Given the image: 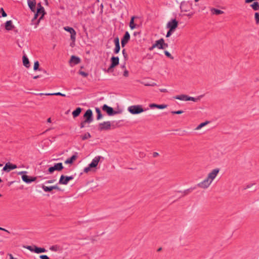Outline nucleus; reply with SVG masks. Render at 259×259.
I'll return each instance as SVG.
<instances>
[{
	"mask_svg": "<svg viewBox=\"0 0 259 259\" xmlns=\"http://www.w3.org/2000/svg\"><path fill=\"white\" fill-rule=\"evenodd\" d=\"M115 47L114 49V53L116 54H118L119 52L120 47V45H115Z\"/></svg>",
	"mask_w": 259,
	"mask_h": 259,
	"instance_id": "38",
	"label": "nucleus"
},
{
	"mask_svg": "<svg viewBox=\"0 0 259 259\" xmlns=\"http://www.w3.org/2000/svg\"><path fill=\"white\" fill-rule=\"evenodd\" d=\"M174 31H170V29H169V30L167 31V33H166V37H169L171 35L172 32Z\"/></svg>",
	"mask_w": 259,
	"mask_h": 259,
	"instance_id": "51",
	"label": "nucleus"
},
{
	"mask_svg": "<svg viewBox=\"0 0 259 259\" xmlns=\"http://www.w3.org/2000/svg\"><path fill=\"white\" fill-rule=\"evenodd\" d=\"M22 179L26 183L29 184L35 181V180L36 179V178L29 177L26 175H23L22 176Z\"/></svg>",
	"mask_w": 259,
	"mask_h": 259,
	"instance_id": "13",
	"label": "nucleus"
},
{
	"mask_svg": "<svg viewBox=\"0 0 259 259\" xmlns=\"http://www.w3.org/2000/svg\"><path fill=\"white\" fill-rule=\"evenodd\" d=\"M195 189V187H191L187 190H184V191H179L178 192L181 193L183 194V196L187 195L190 193H191L193 190Z\"/></svg>",
	"mask_w": 259,
	"mask_h": 259,
	"instance_id": "25",
	"label": "nucleus"
},
{
	"mask_svg": "<svg viewBox=\"0 0 259 259\" xmlns=\"http://www.w3.org/2000/svg\"><path fill=\"white\" fill-rule=\"evenodd\" d=\"M74 179L73 176H65L61 175L59 181V184L63 185H67L69 181L72 180Z\"/></svg>",
	"mask_w": 259,
	"mask_h": 259,
	"instance_id": "5",
	"label": "nucleus"
},
{
	"mask_svg": "<svg viewBox=\"0 0 259 259\" xmlns=\"http://www.w3.org/2000/svg\"><path fill=\"white\" fill-rule=\"evenodd\" d=\"M82 111V108L80 107H77L75 110L72 112V116L73 118H76L79 115Z\"/></svg>",
	"mask_w": 259,
	"mask_h": 259,
	"instance_id": "21",
	"label": "nucleus"
},
{
	"mask_svg": "<svg viewBox=\"0 0 259 259\" xmlns=\"http://www.w3.org/2000/svg\"><path fill=\"white\" fill-rule=\"evenodd\" d=\"M166 107H167V105H165V104L158 105V106H157V108L163 109L165 108Z\"/></svg>",
	"mask_w": 259,
	"mask_h": 259,
	"instance_id": "46",
	"label": "nucleus"
},
{
	"mask_svg": "<svg viewBox=\"0 0 259 259\" xmlns=\"http://www.w3.org/2000/svg\"><path fill=\"white\" fill-rule=\"evenodd\" d=\"M92 167H90V165L89 164V166L87 167H85L84 168L83 171L85 173L88 172L89 171H90L91 169L92 168Z\"/></svg>",
	"mask_w": 259,
	"mask_h": 259,
	"instance_id": "48",
	"label": "nucleus"
},
{
	"mask_svg": "<svg viewBox=\"0 0 259 259\" xmlns=\"http://www.w3.org/2000/svg\"><path fill=\"white\" fill-rule=\"evenodd\" d=\"M152 46H153V48H156V47L158 48L157 44H156V42L154 44H153Z\"/></svg>",
	"mask_w": 259,
	"mask_h": 259,
	"instance_id": "63",
	"label": "nucleus"
},
{
	"mask_svg": "<svg viewBox=\"0 0 259 259\" xmlns=\"http://www.w3.org/2000/svg\"><path fill=\"white\" fill-rule=\"evenodd\" d=\"M91 137V134L89 133H87L84 135L81 136V139L85 140Z\"/></svg>",
	"mask_w": 259,
	"mask_h": 259,
	"instance_id": "36",
	"label": "nucleus"
},
{
	"mask_svg": "<svg viewBox=\"0 0 259 259\" xmlns=\"http://www.w3.org/2000/svg\"><path fill=\"white\" fill-rule=\"evenodd\" d=\"M95 110H96V112L97 114V120H100V119L102 118V114L101 113V111L100 109L98 107H96L95 108Z\"/></svg>",
	"mask_w": 259,
	"mask_h": 259,
	"instance_id": "29",
	"label": "nucleus"
},
{
	"mask_svg": "<svg viewBox=\"0 0 259 259\" xmlns=\"http://www.w3.org/2000/svg\"><path fill=\"white\" fill-rule=\"evenodd\" d=\"M162 45V47H163V49H165V48L168 47V44L165 43L164 40H163V42Z\"/></svg>",
	"mask_w": 259,
	"mask_h": 259,
	"instance_id": "53",
	"label": "nucleus"
},
{
	"mask_svg": "<svg viewBox=\"0 0 259 259\" xmlns=\"http://www.w3.org/2000/svg\"><path fill=\"white\" fill-rule=\"evenodd\" d=\"M252 185H253V184H250V185H247L245 188H244V189H248Z\"/></svg>",
	"mask_w": 259,
	"mask_h": 259,
	"instance_id": "60",
	"label": "nucleus"
},
{
	"mask_svg": "<svg viewBox=\"0 0 259 259\" xmlns=\"http://www.w3.org/2000/svg\"><path fill=\"white\" fill-rule=\"evenodd\" d=\"M27 3L29 8L31 10V11L35 12V5L36 2L35 0H28Z\"/></svg>",
	"mask_w": 259,
	"mask_h": 259,
	"instance_id": "16",
	"label": "nucleus"
},
{
	"mask_svg": "<svg viewBox=\"0 0 259 259\" xmlns=\"http://www.w3.org/2000/svg\"><path fill=\"white\" fill-rule=\"evenodd\" d=\"M184 112L183 110L172 111L171 113L172 114H180Z\"/></svg>",
	"mask_w": 259,
	"mask_h": 259,
	"instance_id": "45",
	"label": "nucleus"
},
{
	"mask_svg": "<svg viewBox=\"0 0 259 259\" xmlns=\"http://www.w3.org/2000/svg\"><path fill=\"white\" fill-rule=\"evenodd\" d=\"M203 96V95H200L198 96L197 98H194L192 97H189L188 96V98H187V101H192L194 102H197L200 100V99Z\"/></svg>",
	"mask_w": 259,
	"mask_h": 259,
	"instance_id": "26",
	"label": "nucleus"
},
{
	"mask_svg": "<svg viewBox=\"0 0 259 259\" xmlns=\"http://www.w3.org/2000/svg\"><path fill=\"white\" fill-rule=\"evenodd\" d=\"M138 18L137 17L135 16L132 17L130 22V25H129L130 27L131 28V29H134L136 28L137 25L136 24H135V23H134V19L135 18Z\"/></svg>",
	"mask_w": 259,
	"mask_h": 259,
	"instance_id": "22",
	"label": "nucleus"
},
{
	"mask_svg": "<svg viewBox=\"0 0 259 259\" xmlns=\"http://www.w3.org/2000/svg\"><path fill=\"white\" fill-rule=\"evenodd\" d=\"M178 26V21L176 19H172L167 24V27L170 29V31H175Z\"/></svg>",
	"mask_w": 259,
	"mask_h": 259,
	"instance_id": "6",
	"label": "nucleus"
},
{
	"mask_svg": "<svg viewBox=\"0 0 259 259\" xmlns=\"http://www.w3.org/2000/svg\"><path fill=\"white\" fill-rule=\"evenodd\" d=\"M209 122L208 121H206L205 122H202L199 125H198L197 126V127L196 128V130H200V128H201L202 127L204 126L205 125H206V124H207Z\"/></svg>",
	"mask_w": 259,
	"mask_h": 259,
	"instance_id": "35",
	"label": "nucleus"
},
{
	"mask_svg": "<svg viewBox=\"0 0 259 259\" xmlns=\"http://www.w3.org/2000/svg\"><path fill=\"white\" fill-rule=\"evenodd\" d=\"M211 11L213 14L215 15H220L224 13L223 11L215 8L211 9Z\"/></svg>",
	"mask_w": 259,
	"mask_h": 259,
	"instance_id": "30",
	"label": "nucleus"
},
{
	"mask_svg": "<svg viewBox=\"0 0 259 259\" xmlns=\"http://www.w3.org/2000/svg\"><path fill=\"white\" fill-rule=\"evenodd\" d=\"M23 64L24 66H25L26 68H28L30 66V63L28 59V58L25 56L24 55L23 56Z\"/></svg>",
	"mask_w": 259,
	"mask_h": 259,
	"instance_id": "23",
	"label": "nucleus"
},
{
	"mask_svg": "<svg viewBox=\"0 0 259 259\" xmlns=\"http://www.w3.org/2000/svg\"><path fill=\"white\" fill-rule=\"evenodd\" d=\"M127 110L132 114H138L146 111V109H144L142 105H137L129 106Z\"/></svg>",
	"mask_w": 259,
	"mask_h": 259,
	"instance_id": "1",
	"label": "nucleus"
},
{
	"mask_svg": "<svg viewBox=\"0 0 259 259\" xmlns=\"http://www.w3.org/2000/svg\"><path fill=\"white\" fill-rule=\"evenodd\" d=\"M101 158H102V157L100 156H98L95 157L93 159L91 163L89 164V165H90V167H92V168L96 167L97 166V165ZM102 158H103L102 157Z\"/></svg>",
	"mask_w": 259,
	"mask_h": 259,
	"instance_id": "15",
	"label": "nucleus"
},
{
	"mask_svg": "<svg viewBox=\"0 0 259 259\" xmlns=\"http://www.w3.org/2000/svg\"><path fill=\"white\" fill-rule=\"evenodd\" d=\"M123 76L125 77H127L128 76V71L126 69L123 72Z\"/></svg>",
	"mask_w": 259,
	"mask_h": 259,
	"instance_id": "52",
	"label": "nucleus"
},
{
	"mask_svg": "<svg viewBox=\"0 0 259 259\" xmlns=\"http://www.w3.org/2000/svg\"><path fill=\"white\" fill-rule=\"evenodd\" d=\"M5 29L7 30H12V29L13 28H14V25L13 24V23H12V21L11 20H9V21H7L6 23H5Z\"/></svg>",
	"mask_w": 259,
	"mask_h": 259,
	"instance_id": "18",
	"label": "nucleus"
},
{
	"mask_svg": "<svg viewBox=\"0 0 259 259\" xmlns=\"http://www.w3.org/2000/svg\"><path fill=\"white\" fill-rule=\"evenodd\" d=\"M80 61V59L79 57L72 55L70 59L69 63L70 64L71 66H72V65H76L79 64Z\"/></svg>",
	"mask_w": 259,
	"mask_h": 259,
	"instance_id": "14",
	"label": "nucleus"
},
{
	"mask_svg": "<svg viewBox=\"0 0 259 259\" xmlns=\"http://www.w3.org/2000/svg\"><path fill=\"white\" fill-rule=\"evenodd\" d=\"M47 250L45 248H41L34 246V252L37 253L45 252Z\"/></svg>",
	"mask_w": 259,
	"mask_h": 259,
	"instance_id": "24",
	"label": "nucleus"
},
{
	"mask_svg": "<svg viewBox=\"0 0 259 259\" xmlns=\"http://www.w3.org/2000/svg\"><path fill=\"white\" fill-rule=\"evenodd\" d=\"M17 167L16 164L10 162H7L3 168V170L6 172H9L11 170L14 169Z\"/></svg>",
	"mask_w": 259,
	"mask_h": 259,
	"instance_id": "12",
	"label": "nucleus"
},
{
	"mask_svg": "<svg viewBox=\"0 0 259 259\" xmlns=\"http://www.w3.org/2000/svg\"><path fill=\"white\" fill-rule=\"evenodd\" d=\"M115 67H114L113 66L111 65V64L110 65L109 67H108V68L106 70V72L107 73H111V72H113V70H114V68Z\"/></svg>",
	"mask_w": 259,
	"mask_h": 259,
	"instance_id": "39",
	"label": "nucleus"
},
{
	"mask_svg": "<svg viewBox=\"0 0 259 259\" xmlns=\"http://www.w3.org/2000/svg\"><path fill=\"white\" fill-rule=\"evenodd\" d=\"M164 54H165V55L167 57H168V58H170L171 59H174L173 56L168 51H164Z\"/></svg>",
	"mask_w": 259,
	"mask_h": 259,
	"instance_id": "41",
	"label": "nucleus"
},
{
	"mask_svg": "<svg viewBox=\"0 0 259 259\" xmlns=\"http://www.w3.org/2000/svg\"><path fill=\"white\" fill-rule=\"evenodd\" d=\"M77 156L76 154L73 155L70 158L67 159L65 161V164H72L73 161L76 159Z\"/></svg>",
	"mask_w": 259,
	"mask_h": 259,
	"instance_id": "20",
	"label": "nucleus"
},
{
	"mask_svg": "<svg viewBox=\"0 0 259 259\" xmlns=\"http://www.w3.org/2000/svg\"><path fill=\"white\" fill-rule=\"evenodd\" d=\"M64 29L65 30L70 33V38L73 42H74L76 39V33L75 30L73 28L68 26L65 27Z\"/></svg>",
	"mask_w": 259,
	"mask_h": 259,
	"instance_id": "8",
	"label": "nucleus"
},
{
	"mask_svg": "<svg viewBox=\"0 0 259 259\" xmlns=\"http://www.w3.org/2000/svg\"><path fill=\"white\" fill-rule=\"evenodd\" d=\"M114 44L115 45H120L119 44V39L118 37H116L114 38Z\"/></svg>",
	"mask_w": 259,
	"mask_h": 259,
	"instance_id": "47",
	"label": "nucleus"
},
{
	"mask_svg": "<svg viewBox=\"0 0 259 259\" xmlns=\"http://www.w3.org/2000/svg\"><path fill=\"white\" fill-rule=\"evenodd\" d=\"M0 13L2 14V16L3 17H6L7 16V13L5 12V11H4V9L3 8H2L0 9Z\"/></svg>",
	"mask_w": 259,
	"mask_h": 259,
	"instance_id": "44",
	"label": "nucleus"
},
{
	"mask_svg": "<svg viewBox=\"0 0 259 259\" xmlns=\"http://www.w3.org/2000/svg\"><path fill=\"white\" fill-rule=\"evenodd\" d=\"M188 96L186 95H178L175 97V98L180 100L187 101Z\"/></svg>",
	"mask_w": 259,
	"mask_h": 259,
	"instance_id": "28",
	"label": "nucleus"
},
{
	"mask_svg": "<svg viewBox=\"0 0 259 259\" xmlns=\"http://www.w3.org/2000/svg\"><path fill=\"white\" fill-rule=\"evenodd\" d=\"M85 122L90 123L93 121V115L92 110L88 109L86 111L83 115Z\"/></svg>",
	"mask_w": 259,
	"mask_h": 259,
	"instance_id": "2",
	"label": "nucleus"
},
{
	"mask_svg": "<svg viewBox=\"0 0 259 259\" xmlns=\"http://www.w3.org/2000/svg\"><path fill=\"white\" fill-rule=\"evenodd\" d=\"M63 168L64 167L61 162L55 163L53 166H51L49 168L48 172L50 174H52L55 170L61 171L63 169Z\"/></svg>",
	"mask_w": 259,
	"mask_h": 259,
	"instance_id": "4",
	"label": "nucleus"
},
{
	"mask_svg": "<svg viewBox=\"0 0 259 259\" xmlns=\"http://www.w3.org/2000/svg\"><path fill=\"white\" fill-rule=\"evenodd\" d=\"M146 85H147V86H155L156 85V83L155 82H153L151 84H145Z\"/></svg>",
	"mask_w": 259,
	"mask_h": 259,
	"instance_id": "59",
	"label": "nucleus"
},
{
	"mask_svg": "<svg viewBox=\"0 0 259 259\" xmlns=\"http://www.w3.org/2000/svg\"><path fill=\"white\" fill-rule=\"evenodd\" d=\"M111 125L110 121H104L102 123H100L99 124V130H109L111 129Z\"/></svg>",
	"mask_w": 259,
	"mask_h": 259,
	"instance_id": "7",
	"label": "nucleus"
},
{
	"mask_svg": "<svg viewBox=\"0 0 259 259\" xmlns=\"http://www.w3.org/2000/svg\"><path fill=\"white\" fill-rule=\"evenodd\" d=\"M34 246H27L26 248L32 252H34Z\"/></svg>",
	"mask_w": 259,
	"mask_h": 259,
	"instance_id": "49",
	"label": "nucleus"
},
{
	"mask_svg": "<svg viewBox=\"0 0 259 259\" xmlns=\"http://www.w3.org/2000/svg\"><path fill=\"white\" fill-rule=\"evenodd\" d=\"M26 173H27V172H26V171H23L19 172L18 173V175H22V174H23V175H25V174H26Z\"/></svg>",
	"mask_w": 259,
	"mask_h": 259,
	"instance_id": "62",
	"label": "nucleus"
},
{
	"mask_svg": "<svg viewBox=\"0 0 259 259\" xmlns=\"http://www.w3.org/2000/svg\"><path fill=\"white\" fill-rule=\"evenodd\" d=\"M53 190L56 189L58 191H61V189L57 185L53 186Z\"/></svg>",
	"mask_w": 259,
	"mask_h": 259,
	"instance_id": "55",
	"label": "nucleus"
},
{
	"mask_svg": "<svg viewBox=\"0 0 259 259\" xmlns=\"http://www.w3.org/2000/svg\"><path fill=\"white\" fill-rule=\"evenodd\" d=\"M251 8L254 11H258L259 10V3L257 2H254L250 5Z\"/></svg>",
	"mask_w": 259,
	"mask_h": 259,
	"instance_id": "31",
	"label": "nucleus"
},
{
	"mask_svg": "<svg viewBox=\"0 0 259 259\" xmlns=\"http://www.w3.org/2000/svg\"><path fill=\"white\" fill-rule=\"evenodd\" d=\"M9 255L10 257V259H17L16 258L14 257L11 254H10Z\"/></svg>",
	"mask_w": 259,
	"mask_h": 259,
	"instance_id": "64",
	"label": "nucleus"
},
{
	"mask_svg": "<svg viewBox=\"0 0 259 259\" xmlns=\"http://www.w3.org/2000/svg\"><path fill=\"white\" fill-rule=\"evenodd\" d=\"M111 65L114 67H116L119 64V58L118 57L112 56L110 59Z\"/></svg>",
	"mask_w": 259,
	"mask_h": 259,
	"instance_id": "17",
	"label": "nucleus"
},
{
	"mask_svg": "<svg viewBox=\"0 0 259 259\" xmlns=\"http://www.w3.org/2000/svg\"><path fill=\"white\" fill-rule=\"evenodd\" d=\"M87 123H88L85 122V120H84L83 121H81L80 122V127L81 128H83L85 126V124Z\"/></svg>",
	"mask_w": 259,
	"mask_h": 259,
	"instance_id": "50",
	"label": "nucleus"
},
{
	"mask_svg": "<svg viewBox=\"0 0 259 259\" xmlns=\"http://www.w3.org/2000/svg\"><path fill=\"white\" fill-rule=\"evenodd\" d=\"M61 93L57 92V93H46V94L39 93V94H38L37 95H39V96H42V95H46V96H61Z\"/></svg>",
	"mask_w": 259,
	"mask_h": 259,
	"instance_id": "32",
	"label": "nucleus"
},
{
	"mask_svg": "<svg viewBox=\"0 0 259 259\" xmlns=\"http://www.w3.org/2000/svg\"><path fill=\"white\" fill-rule=\"evenodd\" d=\"M219 171H220V169L218 168L213 169L210 172H209L208 174L207 178L208 180H209L210 181H211V182H212V181L217 177V176L219 174Z\"/></svg>",
	"mask_w": 259,
	"mask_h": 259,
	"instance_id": "11",
	"label": "nucleus"
},
{
	"mask_svg": "<svg viewBox=\"0 0 259 259\" xmlns=\"http://www.w3.org/2000/svg\"><path fill=\"white\" fill-rule=\"evenodd\" d=\"M163 42V38H160V39L158 40H156L155 41V42L156 44H157V45H158V48L159 49H163V47H162V43Z\"/></svg>",
	"mask_w": 259,
	"mask_h": 259,
	"instance_id": "33",
	"label": "nucleus"
},
{
	"mask_svg": "<svg viewBox=\"0 0 259 259\" xmlns=\"http://www.w3.org/2000/svg\"><path fill=\"white\" fill-rule=\"evenodd\" d=\"M254 18L256 24H259V13L257 12L255 13Z\"/></svg>",
	"mask_w": 259,
	"mask_h": 259,
	"instance_id": "40",
	"label": "nucleus"
},
{
	"mask_svg": "<svg viewBox=\"0 0 259 259\" xmlns=\"http://www.w3.org/2000/svg\"><path fill=\"white\" fill-rule=\"evenodd\" d=\"M36 12L37 13V14H41V16L39 18V20H38V22H39L40 21V20L42 19V18L44 17V15L46 14V12L45 11V9L43 7H41V8H37Z\"/></svg>",
	"mask_w": 259,
	"mask_h": 259,
	"instance_id": "19",
	"label": "nucleus"
},
{
	"mask_svg": "<svg viewBox=\"0 0 259 259\" xmlns=\"http://www.w3.org/2000/svg\"><path fill=\"white\" fill-rule=\"evenodd\" d=\"M78 73H79L80 75H82V76L85 77H87V76H88V75H89L88 73H87V72H84V71H81V70H79V71H78Z\"/></svg>",
	"mask_w": 259,
	"mask_h": 259,
	"instance_id": "43",
	"label": "nucleus"
},
{
	"mask_svg": "<svg viewBox=\"0 0 259 259\" xmlns=\"http://www.w3.org/2000/svg\"><path fill=\"white\" fill-rule=\"evenodd\" d=\"M158 155H159V153L156 152H154L153 153V157H156Z\"/></svg>",
	"mask_w": 259,
	"mask_h": 259,
	"instance_id": "57",
	"label": "nucleus"
},
{
	"mask_svg": "<svg viewBox=\"0 0 259 259\" xmlns=\"http://www.w3.org/2000/svg\"><path fill=\"white\" fill-rule=\"evenodd\" d=\"M102 109L103 111H105L107 114L109 116H112L118 113L117 111H114L113 108L108 106L106 104H104L102 107Z\"/></svg>",
	"mask_w": 259,
	"mask_h": 259,
	"instance_id": "3",
	"label": "nucleus"
},
{
	"mask_svg": "<svg viewBox=\"0 0 259 259\" xmlns=\"http://www.w3.org/2000/svg\"><path fill=\"white\" fill-rule=\"evenodd\" d=\"M122 54H123V57L124 58V59L125 60H127L128 59V56H127V54L126 52V51H125V49H123L122 51Z\"/></svg>",
	"mask_w": 259,
	"mask_h": 259,
	"instance_id": "42",
	"label": "nucleus"
},
{
	"mask_svg": "<svg viewBox=\"0 0 259 259\" xmlns=\"http://www.w3.org/2000/svg\"><path fill=\"white\" fill-rule=\"evenodd\" d=\"M211 183V181H210L206 178L202 182L198 183L197 186L201 188L206 189L210 186Z\"/></svg>",
	"mask_w": 259,
	"mask_h": 259,
	"instance_id": "9",
	"label": "nucleus"
},
{
	"mask_svg": "<svg viewBox=\"0 0 259 259\" xmlns=\"http://www.w3.org/2000/svg\"><path fill=\"white\" fill-rule=\"evenodd\" d=\"M159 90L162 93H166L167 92V91L166 89H160Z\"/></svg>",
	"mask_w": 259,
	"mask_h": 259,
	"instance_id": "58",
	"label": "nucleus"
},
{
	"mask_svg": "<svg viewBox=\"0 0 259 259\" xmlns=\"http://www.w3.org/2000/svg\"><path fill=\"white\" fill-rule=\"evenodd\" d=\"M41 188L43 189V190L46 192H50L53 190V186L48 187L44 185H42Z\"/></svg>",
	"mask_w": 259,
	"mask_h": 259,
	"instance_id": "27",
	"label": "nucleus"
},
{
	"mask_svg": "<svg viewBox=\"0 0 259 259\" xmlns=\"http://www.w3.org/2000/svg\"><path fill=\"white\" fill-rule=\"evenodd\" d=\"M55 181V180H48L46 182V184H51V183H54V182Z\"/></svg>",
	"mask_w": 259,
	"mask_h": 259,
	"instance_id": "56",
	"label": "nucleus"
},
{
	"mask_svg": "<svg viewBox=\"0 0 259 259\" xmlns=\"http://www.w3.org/2000/svg\"><path fill=\"white\" fill-rule=\"evenodd\" d=\"M0 230H3V231H6V232H8V233H10V232L9 231L6 230L4 228H1V227H0Z\"/></svg>",
	"mask_w": 259,
	"mask_h": 259,
	"instance_id": "61",
	"label": "nucleus"
},
{
	"mask_svg": "<svg viewBox=\"0 0 259 259\" xmlns=\"http://www.w3.org/2000/svg\"><path fill=\"white\" fill-rule=\"evenodd\" d=\"M50 249L53 251H57L60 250V247L57 245H53L50 247Z\"/></svg>",
	"mask_w": 259,
	"mask_h": 259,
	"instance_id": "34",
	"label": "nucleus"
},
{
	"mask_svg": "<svg viewBox=\"0 0 259 259\" xmlns=\"http://www.w3.org/2000/svg\"><path fill=\"white\" fill-rule=\"evenodd\" d=\"M157 106H158V104H154V103L151 104L149 105V107L150 108H154V107L157 108Z\"/></svg>",
	"mask_w": 259,
	"mask_h": 259,
	"instance_id": "54",
	"label": "nucleus"
},
{
	"mask_svg": "<svg viewBox=\"0 0 259 259\" xmlns=\"http://www.w3.org/2000/svg\"><path fill=\"white\" fill-rule=\"evenodd\" d=\"M39 63L38 61H36L34 63L33 70L34 71H36L37 70H40V69H39Z\"/></svg>",
	"mask_w": 259,
	"mask_h": 259,
	"instance_id": "37",
	"label": "nucleus"
},
{
	"mask_svg": "<svg viewBox=\"0 0 259 259\" xmlns=\"http://www.w3.org/2000/svg\"><path fill=\"white\" fill-rule=\"evenodd\" d=\"M130 38L131 36L129 32L128 31H126L121 40V47L122 48L124 47L127 44L130 40Z\"/></svg>",
	"mask_w": 259,
	"mask_h": 259,
	"instance_id": "10",
	"label": "nucleus"
}]
</instances>
